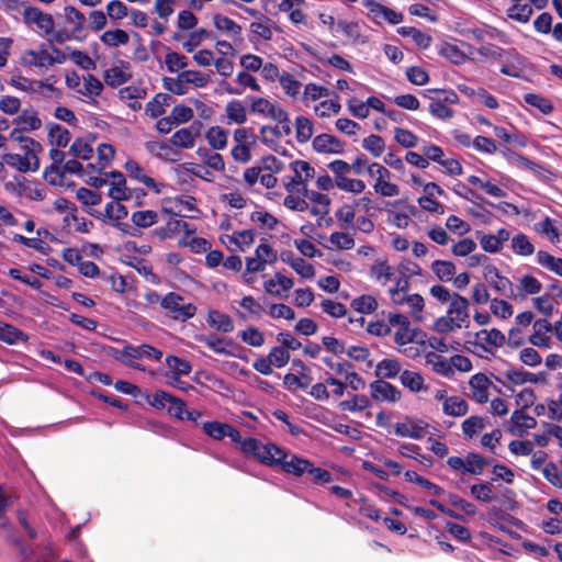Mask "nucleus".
<instances>
[{"label": "nucleus", "mask_w": 562, "mask_h": 562, "mask_svg": "<svg viewBox=\"0 0 562 562\" xmlns=\"http://www.w3.org/2000/svg\"><path fill=\"white\" fill-rule=\"evenodd\" d=\"M241 452L252 457L260 464L270 469H278L284 458H289L290 452L272 441L263 443L261 440L248 437L241 443Z\"/></svg>", "instance_id": "1"}, {"label": "nucleus", "mask_w": 562, "mask_h": 562, "mask_svg": "<svg viewBox=\"0 0 562 562\" xmlns=\"http://www.w3.org/2000/svg\"><path fill=\"white\" fill-rule=\"evenodd\" d=\"M91 215H102L103 221H108L111 225L131 236H138L139 228H146L157 222L158 213H132V224L124 222L128 213H90Z\"/></svg>", "instance_id": "2"}, {"label": "nucleus", "mask_w": 562, "mask_h": 562, "mask_svg": "<svg viewBox=\"0 0 562 562\" xmlns=\"http://www.w3.org/2000/svg\"><path fill=\"white\" fill-rule=\"evenodd\" d=\"M156 301L166 312V315L177 322H187L196 314V306L186 303L184 297L177 292H168L165 296L156 294Z\"/></svg>", "instance_id": "3"}, {"label": "nucleus", "mask_w": 562, "mask_h": 562, "mask_svg": "<svg viewBox=\"0 0 562 562\" xmlns=\"http://www.w3.org/2000/svg\"><path fill=\"white\" fill-rule=\"evenodd\" d=\"M290 169L292 175L283 178L284 188L289 193H296L301 195L303 192H306V182L314 178L315 169L305 160L291 161Z\"/></svg>", "instance_id": "4"}, {"label": "nucleus", "mask_w": 562, "mask_h": 562, "mask_svg": "<svg viewBox=\"0 0 562 562\" xmlns=\"http://www.w3.org/2000/svg\"><path fill=\"white\" fill-rule=\"evenodd\" d=\"M146 400L157 411L166 408L169 416L184 420L187 404L183 400L162 390H157L153 395L147 394Z\"/></svg>", "instance_id": "5"}, {"label": "nucleus", "mask_w": 562, "mask_h": 562, "mask_svg": "<svg viewBox=\"0 0 562 562\" xmlns=\"http://www.w3.org/2000/svg\"><path fill=\"white\" fill-rule=\"evenodd\" d=\"M24 23L37 32L41 36H49L54 30V19L38 8L27 7L23 10Z\"/></svg>", "instance_id": "6"}, {"label": "nucleus", "mask_w": 562, "mask_h": 562, "mask_svg": "<svg viewBox=\"0 0 562 562\" xmlns=\"http://www.w3.org/2000/svg\"><path fill=\"white\" fill-rule=\"evenodd\" d=\"M11 85L19 90L38 93L47 99H60L63 95L61 91L52 83L41 80H31L22 76L12 77Z\"/></svg>", "instance_id": "7"}, {"label": "nucleus", "mask_w": 562, "mask_h": 562, "mask_svg": "<svg viewBox=\"0 0 562 562\" xmlns=\"http://www.w3.org/2000/svg\"><path fill=\"white\" fill-rule=\"evenodd\" d=\"M447 464L456 471L479 475L482 474L485 465L491 464V461L480 456L479 453L469 452L465 457V460L457 456L449 457Z\"/></svg>", "instance_id": "8"}, {"label": "nucleus", "mask_w": 562, "mask_h": 562, "mask_svg": "<svg viewBox=\"0 0 562 562\" xmlns=\"http://www.w3.org/2000/svg\"><path fill=\"white\" fill-rule=\"evenodd\" d=\"M363 5L368 9V16L379 25L384 21L396 25L404 19V15L401 12H396L389 7L375 2V0H363Z\"/></svg>", "instance_id": "9"}, {"label": "nucleus", "mask_w": 562, "mask_h": 562, "mask_svg": "<svg viewBox=\"0 0 562 562\" xmlns=\"http://www.w3.org/2000/svg\"><path fill=\"white\" fill-rule=\"evenodd\" d=\"M483 278L494 291L509 296L514 294L513 282L507 277L502 276L496 266L485 265Z\"/></svg>", "instance_id": "10"}, {"label": "nucleus", "mask_w": 562, "mask_h": 562, "mask_svg": "<svg viewBox=\"0 0 562 562\" xmlns=\"http://www.w3.org/2000/svg\"><path fill=\"white\" fill-rule=\"evenodd\" d=\"M170 216L166 223L165 226L157 228V234L161 238H172L177 234L183 232L184 236L188 237L189 235L193 234L195 232V228L184 222L181 218H177V216L180 217H187L184 213H169Z\"/></svg>", "instance_id": "11"}, {"label": "nucleus", "mask_w": 562, "mask_h": 562, "mask_svg": "<svg viewBox=\"0 0 562 562\" xmlns=\"http://www.w3.org/2000/svg\"><path fill=\"white\" fill-rule=\"evenodd\" d=\"M370 393L371 397L378 402L396 403L402 396L401 391L396 386L382 379L370 383Z\"/></svg>", "instance_id": "12"}, {"label": "nucleus", "mask_w": 562, "mask_h": 562, "mask_svg": "<svg viewBox=\"0 0 562 562\" xmlns=\"http://www.w3.org/2000/svg\"><path fill=\"white\" fill-rule=\"evenodd\" d=\"M389 323L390 325L398 326L394 335L395 344L404 346L414 341L415 330H411V323L407 316L401 313H390Z\"/></svg>", "instance_id": "13"}, {"label": "nucleus", "mask_w": 562, "mask_h": 562, "mask_svg": "<svg viewBox=\"0 0 562 562\" xmlns=\"http://www.w3.org/2000/svg\"><path fill=\"white\" fill-rule=\"evenodd\" d=\"M469 301L459 293H452V301L449 303L447 315L451 316L461 327L469 328Z\"/></svg>", "instance_id": "14"}, {"label": "nucleus", "mask_w": 562, "mask_h": 562, "mask_svg": "<svg viewBox=\"0 0 562 562\" xmlns=\"http://www.w3.org/2000/svg\"><path fill=\"white\" fill-rule=\"evenodd\" d=\"M22 64L29 68H49L50 53L45 44H41L37 49H27L22 54Z\"/></svg>", "instance_id": "15"}, {"label": "nucleus", "mask_w": 562, "mask_h": 562, "mask_svg": "<svg viewBox=\"0 0 562 562\" xmlns=\"http://www.w3.org/2000/svg\"><path fill=\"white\" fill-rule=\"evenodd\" d=\"M124 168L131 179L143 183L146 188L153 190L155 193H160L161 188L165 186L157 182L154 178L148 176L145 170L135 160H127Z\"/></svg>", "instance_id": "16"}, {"label": "nucleus", "mask_w": 562, "mask_h": 562, "mask_svg": "<svg viewBox=\"0 0 562 562\" xmlns=\"http://www.w3.org/2000/svg\"><path fill=\"white\" fill-rule=\"evenodd\" d=\"M501 72L503 75L519 78L524 69V57L515 49L510 48L503 55Z\"/></svg>", "instance_id": "17"}, {"label": "nucleus", "mask_w": 562, "mask_h": 562, "mask_svg": "<svg viewBox=\"0 0 562 562\" xmlns=\"http://www.w3.org/2000/svg\"><path fill=\"white\" fill-rule=\"evenodd\" d=\"M510 422L513 424V427H510L508 430L514 435L518 437H522L528 429L535 428L537 425L536 418L528 415L522 409H516L513 412Z\"/></svg>", "instance_id": "18"}, {"label": "nucleus", "mask_w": 562, "mask_h": 562, "mask_svg": "<svg viewBox=\"0 0 562 562\" xmlns=\"http://www.w3.org/2000/svg\"><path fill=\"white\" fill-rule=\"evenodd\" d=\"M469 385L473 398L479 404H484L488 401V387L492 385V382L484 373H475L472 375Z\"/></svg>", "instance_id": "19"}, {"label": "nucleus", "mask_w": 562, "mask_h": 562, "mask_svg": "<svg viewBox=\"0 0 562 562\" xmlns=\"http://www.w3.org/2000/svg\"><path fill=\"white\" fill-rule=\"evenodd\" d=\"M196 340L207 348L213 350L214 352L223 356H234V352L229 349L235 346L232 339H227L224 337H216L214 335H201L196 337Z\"/></svg>", "instance_id": "20"}, {"label": "nucleus", "mask_w": 562, "mask_h": 562, "mask_svg": "<svg viewBox=\"0 0 562 562\" xmlns=\"http://www.w3.org/2000/svg\"><path fill=\"white\" fill-rule=\"evenodd\" d=\"M290 459L284 458L281 461V464L279 465L278 470H281L282 472L286 474H292L294 476H302L307 469V467H312V461L308 459H304L299 457L297 454H289Z\"/></svg>", "instance_id": "21"}, {"label": "nucleus", "mask_w": 562, "mask_h": 562, "mask_svg": "<svg viewBox=\"0 0 562 562\" xmlns=\"http://www.w3.org/2000/svg\"><path fill=\"white\" fill-rule=\"evenodd\" d=\"M535 333L530 335L529 342L536 347H551V339L547 336L548 333L552 331V324L547 319H537L533 323Z\"/></svg>", "instance_id": "22"}, {"label": "nucleus", "mask_w": 562, "mask_h": 562, "mask_svg": "<svg viewBox=\"0 0 562 562\" xmlns=\"http://www.w3.org/2000/svg\"><path fill=\"white\" fill-rule=\"evenodd\" d=\"M313 148L317 153L340 154L344 151V143L333 135L321 134L314 138Z\"/></svg>", "instance_id": "23"}, {"label": "nucleus", "mask_w": 562, "mask_h": 562, "mask_svg": "<svg viewBox=\"0 0 562 562\" xmlns=\"http://www.w3.org/2000/svg\"><path fill=\"white\" fill-rule=\"evenodd\" d=\"M402 370L401 362L397 359H382L375 366V375L382 380L396 378Z\"/></svg>", "instance_id": "24"}, {"label": "nucleus", "mask_w": 562, "mask_h": 562, "mask_svg": "<svg viewBox=\"0 0 562 562\" xmlns=\"http://www.w3.org/2000/svg\"><path fill=\"white\" fill-rule=\"evenodd\" d=\"M442 411L448 416L461 417L468 414L469 404L460 396H449L442 403Z\"/></svg>", "instance_id": "25"}, {"label": "nucleus", "mask_w": 562, "mask_h": 562, "mask_svg": "<svg viewBox=\"0 0 562 562\" xmlns=\"http://www.w3.org/2000/svg\"><path fill=\"white\" fill-rule=\"evenodd\" d=\"M207 324L222 333H231L234 330V322L232 317L216 310H211L209 312Z\"/></svg>", "instance_id": "26"}, {"label": "nucleus", "mask_w": 562, "mask_h": 562, "mask_svg": "<svg viewBox=\"0 0 562 562\" xmlns=\"http://www.w3.org/2000/svg\"><path fill=\"white\" fill-rule=\"evenodd\" d=\"M29 336L13 325L0 322V341L8 345H15L19 341L26 342Z\"/></svg>", "instance_id": "27"}, {"label": "nucleus", "mask_w": 562, "mask_h": 562, "mask_svg": "<svg viewBox=\"0 0 562 562\" xmlns=\"http://www.w3.org/2000/svg\"><path fill=\"white\" fill-rule=\"evenodd\" d=\"M128 70V64L122 67H112L104 72V81L108 86L115 88L125 82L131 78Z\"/></svg>", "instance_id": "28"}, {"label": "nucleus", "mask_w": 562, "mask_h": 562, "mask_svg": "<svg viewBox=\"0 0 562 562\" xmlns=\"http://www.w3.org/2000/svg\"><path fill=\"white\" fill-rule=\"evenodd\" d=\"M172 101V97L167 93H157L145 106L147 115L156 119L165 113V108Z\"/></svg>", "instance_id": "29"}, {"label": "nucleus", "mask_w": 562, "mask_h": 562, "mask_svg": "<svg viewBox=\"0 0 562 562\" xmlns=\"http://www.w3.org/2000/svg\"><path fill=\"white\" fill-rule=\"evenodd\" d=\"M100 41L105 46L116 48L126 45L130 41V35L122 29L108 30L101 34Z\"/></svg>", "instance_id": "30"}, {"label": "nucleus", "mask_w": 562, "mask_h": 562, "mask_svg": "<svg viewBox=\"0 0 562 562\" xmlns=\"http://www.w3.org/2000/svg\"><path fill=\"white\" fill-rule=\"evenodd\" d=\"M205 139L213 149H224L227 146L228 131L221 126H212L206 131Z\"/></svg>", "instance_id": "31"}, {"label": "nucleus", "mask_w": 562, "mask_h": 562, "mask_svg": "<svg viewBox=\"0 0 562 562\" xmlns=\"http://www.w3.org/2000/svg\"><path fill=\"white\" fill-rule=\"evenodd\" d=\"M401 36L411 37L414 43L423 49H427L431 44V36L412 26H401L396 31Z\"/></svg>", "instance_id": "32"}, {"label": "nucleus", "mask_w": 562, "mask_h": 562, "mask_svg": "<svg viewBox=\"0 0 562 562\" xmlns=\"http://www.w3.org/2000/svg\"><path fill=\"white\" fill-rule=\"evenodd\" d=\"M166 363L170 369L166 374L169 375H188L192 371L190 361L175 355H168L166 357Z\"/></svg>", "instance_id": "33"}, {"label": "nucleus", "mask_w": 562, "mask_h": 562, "mask_svg": "<svg viewBox=\"0 0 562 562\" xmlns=\"http://www.w3.org/2000/svg\"><path fill=\"white\" fill-rule=\"evenodd\" d=\"M196 134L190 127H183L173 133L170 143L181 148H193L195 145Z\"/></svg>", "instance_id": "34"}, {"label": "nucleus", "mask_w": 562, "mask_h": 562, "mask_svg": "<svg viewBox=\"0 0 562 562\" xmlns=\"http://www.w3.org/2000/svg\"><path fill=\"white\" fill-rule=\"evenodd\" d=\"M427 361L432 364V370L442 376L451 378L454 374L451 359L448 360L441 356L430 352L427 355Z\"/></svg>", "instance_id": "35"}, {"label": "nucleus", "mask_w": 562, "mask_h": 562, "mask_svg": "<svg viewBox=\"0 0 562 562\" xmlns=\"http://www.w3.org/2000/svg\"><path fill=\"white\" fill-rule=\"evenodd\" d=\"M350 306L353 311L360 314H371L378 310L379 304L374 296L370 294H362L355 297L351 301Z\"/></svg>", "instance_id": "36"}, {"label": "nucleus", "mask_w": 562, "mask_h": 562, "mask_svg": "<svg viewBox=\"0 0 562 562\" xmlns=\"http://www.w3.org/2000/svg\"><path fill=\"white\" fill-rule=\"evenodd\" d=\"M37 238H29L20 234H15L13 237L14 241H18L29 248H33L37 251L45 252L46 247L44 246L45 243L42 240V236L47 237L49 236L50 239L55 240V237L48 233L47 229H37Z\"/></svg>", "instance_id": "37"}, {"label": "nucleus", "mask_w": 562, "mask_h": 562, "mask_svg": "<svg viewBox=\"0 0 562 562\" xmlns=\"http://www.w3.org/2000/svg\"><path fill=\"white\" fill-rule=\"evenodd\" d=\"M468 182L472 184L475 188L481 189L486 194L494 196V198H502L505 195V192L502 188H499L497 184L492 183L490 180L485 178H481L477 176H470L468 178Z\"/></svg>", "instance_id": "38"}, {"label": "nucleus", "mask_w": 562, "mask_h": 562, "mask_svg": "<svg viewBox=\"0 0 562 562\" xmlns=\"http://www.w3.org/2000/svg\"><path fill=\"white\" fill-rule=\"evenodd\" d=\"M15 123L26 131H35L42 126V121L33 109H24L15 119Z\"/></svg>", "instance_id": "39"}, {"label": "nucleus", "mask_w": 562, "mask_h": 562, "mask_svg": "<svg viewBox=\"0 0 562 562\" xmlns=\"http://www.w3.org/2000/svg\"><path fill=\"white\" fill-rule=\"evenodd\" d=\"M401 383L407 387L411 392H420L423 390H427L424 384V378L420 373L404 370L400 375Z\"/></svg>", "instance_id": "40"}, {"label": "nucleus", "mask_w": 562, "mask_h": 562, "mask_svg": "<svg viewBox=\"0 0 562 562\" xmlns=\"http://www.w3.org/2000/svg\"><path fill=\"white\" fill-rule=\"evenodd\" d=\"M236 81L241 88H227L226 91L229 94L239 95L243 93L245 88H249L254 91L260 90V86L258 85L256 78L247 71H239L236 76Z\"/></svg>", "instance_id": "41"}, {"label": "nucleus", "mask_w": 562, "mask_h": 562, "mask_svg": "<svg viewBox=\"0 0 562 562\" xmlns=\"http://www.w3.org/2000/svg\"><path fill=\"white\" fill-rule=\"evenodd\" d=\"M213 20H214V25L218 31H221L232 37H237L240 35L241 27L234 20L229 19L228 16H225L222 14H215Z\"/></svg>", "instance_id": "42"}, {"label": "nucleus", "mask_w": 562, "mask_h": 562, "mask_svg": "<svg viewBox=\"0 0 562 562\" xmlns=\"http://www.w3.org/2000/svg\"><path fill=\"white\" fill-rule=\"evenodd\" d=\"M431 270L440 281L449 282L453 279L456 266L452 261L435 260L431 263Z\"/></svg>", "instance_id": "43"}, {"label": "nucleus", "mask_w": 562, "mask_h": 562, "mask_svg": "<svg viewBox=\"0 0 562 562\" xmlns=\"http://www.w3.org/2000/svg\"><path fill=\"white\" fill-rule=\"evenodd\" d=\"M370 276L384 285L391 280L393 269L387 260H376L370 268Z\"/></svg>", "instance_id": "44"}, {"label": "nucleus", "mask_w": 562, "mask_h": 562, "mask_svg": "<svg viewBox=\"0 0 562 562\" xmlns=\"http://www.w3.org/2000/svg\"><path fill=\"white\" fill-rule=\"evenodd\" d=\"M132 359H140V350L138 349V346H124L120 351V356H116V360L125 363L126 366L140 371L145 370L140 363L133 362Z\"/></svg>", "instance_id": "45"}, {"label": "nucleus", "mask_w": 562, "mask_h": 562, "mask_svg": "<svg viewBox=\"0 0 562 562\" xmlns=\"http://www.w3.org/2000/svg\"><path fill=\"white\" fill-rule=\"evenodd\" d=\"M537 261L540 266L562 277V258H558L547 251L539 250L537 252Z\"/></svg>", "instance_id": "46"}, {"label": "nucleus", "mask_w": 562, "mask_h": 562, "mask_svg": "<svg viewBox=\"0 0 562 562\" xmlns=\"http://www.w3.org/2000/svg\"><path fill=\"white\" fill-rule=\"evenodd\" d=\"M504 155L507 157V159L510 162H513L524 169L531 170L535 173H540L541 170H543L541 165L528 159L527 157H525L521 154H518V153H515L512 150H506V151H504Z\"/></svg>", "instance_id": "47"}, {"label": "nucleus", "mask_w": 562, "mask_h": 562, "mask_svg": "<svg viewBox=\"0 0 562 562\" xmlns=\"http://www.w3.org/2000/svg\"><path fill=\"white\" fill-rule=\"evenodd\" d=\"M226 115L231 122L244 124L247 121L246 108L238 100H233L226 105Z\"/></svg>", "instance_id": "48"}, {"label": "nucleus", "mask_w": 562, "mask_h": 562, "mask_svg": "<svg viewBox=\"0 0 562 562\" xmlns=\"http://www.w3.org/2000/svg\"><path fill=\"white\" fill-rule=\"evenodd\" d=\"M64 223L67 227H74V231L79 233H89L93 227V222L86 217H79L78 213H67L64 217Z\"/></svg>", "instance_id": "49"}, {"label": "nucleus", "mask_w": 562, "mask_h": 562, "mask_svg": "<svg viewBox=\"0 0 562 562\" xmlns=\"http://www.w3.org/2000/svg\"><path fill=\"white\" fill-rule=\"evenodd\" d=\"M512 249L515 254L524 257L530 256L535 252V246L522 233H519L512 238Z\"/></svg>", "instance_id": "50"}, {"label": "nucleus", "mask_w": 562, "mask_h": 562, "mask_svg": "<svg viewBox=\"0 0 562 562\" xmlns=\"http://www.w3.org/2000/svg\"><path fill=\"white\" fill-rule=\"evenodd\" d=\"M131 9L121 0H112L106 4V14L111 21L117 22L130 16Z\"/></svg>", "instance_id": "51"}, {"label": "nucleus", "mask_w": 562, "mask_h": 562, "mask_svg": "<svg viewBox=\"0 0 562 562\" xmlns=\"http://www.w3.org/2000/svg\"><path fill=\"white\" fill-rule=\"evenodd\" d=\"M296 139L299 143L304 144L313 136V123L305 116H297L295 120Z\"/></svg>", "instance_id": "52"}, {"label": "nucleus", "mask_w": 562, "mask_h": 562, "mask_svg": "<svg viewBox=\"0 0 562 562\" xmlns=\"http://www.w3.org/2000/svg\"><path fill=\"white\" fill-rule=\"evenodd\" d=\"M114 157V149L111 145L101 144L98 146V166L88 164V168L101 172Z\"/></svg>", "instance_id": "53"}, {"label": "nucleus", "mask_w": 562, "mask_h": 562, "mask_svg": "<svg viewBox=\"0 0 562 562\" xmlns=\"http://www.w3.org/2000/svg\"><path fill=\"white\" fill-rule=\"evenodd\" d=\"M371 406L370 400L366 395H353L350 400L339 403L342 411L361 412Z\"/></svg>", "instance_id": "54"}, {"label": "nucleus", "mask_w": 562, "mask_h": 562, "mask_svg": "<svg viewBox=\"0 0 562 562\" xmlns=\"http://www.w3.org/2000/svg\"><path fill=\"white\" fill-rule=\"evenodd\" d=\"M533 10L530 4L521 3L518 5H510L507 9V16L520 23H527L532 15Z\"/></svg>", "instance_id": "55"}, {"label": "nucleus", "mask_w": 562, "mask_h": 562, "mask_svg": "<svg viewBox=\"0 0 562 562\" xmlns=\"http://www.w3.org/2000/svg\"><path fill=\"white\" fill-rule=\"evenodd\" d=\"M461 427L463 435L468 438H472L485 428V423L483 417L473 415L463 420Z\"/></svg>", "instance_id": "56"}, {"label": "nucleus", "mask_w": 562, "mask_h": 562, "mask_svg": "<svg viewBox=\"0 0 562 562\" xmlns=\"http://www.w3.org/2000/svg\"><path fill=\"white\" fill-rule=\"evenodd\" d=\"M336 187L346 192L361 193L366 184L360 179H352L346 176L335 178Z\"/></svg>", "instance_id": "57"}, {"label": "nucleus", "mask_w": 562, "mask_h": 562, "mask_svg": "<svg viewBox=\"0 0 562 562\" xmlns=\"http://www.w3.org/2000/svg\"><path fill=\"white\" fill-rule=\"evenodd\" d=\"M49 140L57 147H66L70 140V133L58 124H53L48 132Z\"/></svg>", "instance_id": "58"}, {"label": "nucleus", "mask_w": 562, "mask_h": 562, "mask_svg": "<svg viewBox=\"0 0 562 562\" xmlns=\"http://www.w3.org/2000/svg\"><path fill=\"white\" fill-rule=\"evenodd\" d=\"M524 101L527 104L537 108L543 114H550L553 110V105L549 99L536 93L525 94Z\"/></svg>", "instance_id": "59"}, {"label": "nucleus", "mask_w": 562, "mask_h": 562, "mask_svg": "<svg viewBox=\"0 0 562 562\" xmlns=\"http://www.w3.org/2000/svg\"><path fill=\"white\" fill-rule=\"evenodd\" d=\"M471 495L479 502L490 503L494 499L493 486L491 483L473 484L470 487Z\"/></svg>", "instance_id": "60"}, {"label": "nucleus", "mask_w": 562, "mask_h": 562, "mask_svg": "<svg viewBox=\"0 0 562 562\" xmlns=\"http://www.w3.org/2000/svg\"><path fill=\"white\" fill-rule=\"evenodd\" d=\"M535 229L538 233L546 235L552 243L560 241L559 228L553 225L552 221L549 217H546L543 221L537 223L535 225Z\"/></svg>", "instance_id": "61"}, {"label": "nucleus", "mask_w": 562, "mask_h": 562, "mask_svg": "<svg viewBox=\"0 0 562 562\" xmlns=\"http://www.w3.org/2000/svg\"><path fill=\"white\" fill-rule=\"evenodd\" d=\"M228 424L220 422H206L203 424V431L214 440H222L226 437Z\"/></svg>", "instance_id": "62"}, {"label": "nucleus", "mask_w": 562, "mask_h": 562, "mask_svg": "<svg viewBox=\"0 0 562 562\" xmlns=\"http://www.w3.org/2000/svg\"><path fill=\"white\" fill-rule=\"evenodd\" d=\"M103 90L102 82L92 75L83 77V89L79 92L86 97H98Z\"/></svg>", "instance_id": "63"}, {"label": "nucleus", "mask_w": 562, "mask_h": 562, "mask_svg": "<svg viewBox=\"0 0 562 562\" xmlns=\"http://www.w3.org/2000/svg\"><path fill=\"white\" fill-rule=\"evenodd\" d=\"M241 340L251 347H261L265 344L263 334L256 327H248L239 335Z\"/></svg>", "instance_id": "64"}]
</instances>
